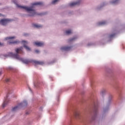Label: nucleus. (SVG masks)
<instances>
[{
    "label": "nucleus",
    "instance_id": "obj_4",
    "mask_svg": "<svg viewBox=\"0 0 125 125\" xmlns=\"http://www.w3.org/2000/svg\"><path fill=\"white\" fill-rule=\"evenodd\" d=\"M27 104H28L27 103V101H23L22 103H21V104H19V105L13 107V108H12V111L13 112H15V111H17V110H19V106H22V105L23 106H27Z\"/></svg>",
    "mask_w": 125,
    "mask_h": 125
},
{
    "label": "nucleus",
    "instance_id": "obj_8",
    "mask_svg": "<svg viewBox=\"0 0 125 125\" xmlns=\"http://www.w3.org/2000/svg\"><path fill=\"white\" fill-rule=\"evenodd\" d=\"M34 44L37 46H43V45H44V43L42 42H35Z\"/></svg>",
    "mask_w": 125,
    "mask_h": 125
},
{
    "label": "nucleus",
    "instance_id": "obj_1",
    "mask_svg": "<svg viewBox=\"0 0 125 125\" xmlns=\"http://www.w3.org/2000/svg\"><path fill=\"white\" fill-rule=\"evenodd\" d=\"M23 47H21L19 48H17L15 50L17 54H13L11 52L8 53V56L13 57L18 60H20L24 64H29V63H31V62H33L36 65H43L44 62H43L37 61H33V60H26L22 58H20L19 55H18V53H22L23 52Z\"/></svg>",
    "mask_w": 125,
    "mask_h": 125
},
{
    "label": "nucleus",
    "instance_id": "obj_22",
    "mask_svg": "<svg viewBox=\"0 0 125 125\" xmlns=\"http://www.w3.org/2000/svg\"><path fill=\"white\" fill-rule=\"evenodd\" d=\"M0 16H2V15H1V14H0Z\"/></svg>",
    "mask_w": 125,
    "mask_h": 125
},
{
    "label": "nucleus",
    "instance_id": "obj_10",
    "mask_svg": "<svg viewBox=\"0 0 125 125\" xmlns=\"http://www.w3.org/2000/svg\"><path fill=\"white\" fill-rule=\"evenodd\" d=\"M7 104V99H5V101H4L2 104L3 108H4V107Z\"/></svg>",
    "mask_w": 125,
    "mask_h": 125
},
{
    "label": "nucleus",
    "instance_id": "obj_14",
    "mask_svg": "<svg viewBox=\"0 0 125 125\" xmlns=\"http://www.w3.org/2000/svg\"><path fill=\"white\" fill-rule=\"evenodd\" d=\"M105 24H106V21H104L99 22L98 25H105Z\"/></svg>",
    "mask_w": 125,
    "mask_h": 125
},
{
    "label": "nucleus",
    "instance_id": "obj_9",
    "mask_svg": "<svg viewBox=\"0 0 125 125\" xmlns=\"http://www.w3.org/2000/svg\"><path fill=\"white\" fill-rule=\"evenodd\" d=\"M80 4V1L71 2L69 4V6H75V5H79Z\"/></svg>",
    "mask_w": 125,
    "mask_h": 125
},
{
    "label": "nucleus",
    "instance_id": "obj_24",
    "mask_svg": "<svg viewBox=\"0 0 125 125\" xmlns=\"http://www.w3.org/2000/svg\"><path fill=\"white\" fill-rule=\"evenodd\" d=\"M24 36H26V34H24Z\"/></svg>",
    "mask_w": 125,
    "mask_h": 125
},
{
    "label": "nucleus",
    "instance_id": "obj_17",
    "mask_svg": "<svg viewBox=\"0 0 125 125\" xmlns=\"http://www.w3.org/2000/svg\"><path fill=\"white\" fill-rule=\"evenodd\" d=\"M76 40V38H73L72 39H71L69 40V42H73V41H75Z\"/></svg>",
    "mask_w": 125,
    "mask_h": 125
},
{
    "label": "nucleus",
    "instance_id": "obj_20",
    "mask_svg": "<svg viewBox=\"0 0 125 125\" xmlns=\"http://www.w3.org/2000/svg\"><path fill=\"white\" fill-rule=\"evenodd\" d=\"M6 82H7V83H8V82H9V79H6Z\"/></svg>",
    "mask_w": 125,
    "mask_h": 125
},
{
    "label": "nucleus",
    "instance_id": "obj_6",
    "mask_svg": "<svg viewBox=\"0 0 125 125\" xmlns=\"http://www.w3.org/2000/svg\"><path fill=\"white\" fill-rule=\"evenodd\" d=\"M21 42L22 43H23V46H24V47H25V48L26 49V50H27V51H30L31 48L30 47H28L27 46L25 45V43H28L27 41H22Z\"/></svg>",
    "mask_w": 125,
    "mask_h": 125
},
{
    "label": "nucleus",
    "instance_id": "obj_23",
    "mask_svg": "<svg viewBox=\"0 0 125 125\" xmlns=\"http://www.w3.org/2000/svg\"><path fill=\"white\" fill-rule=\"evenodd\" d=\"M102 93L103 94V92H102Z\"/></svg>",
    "mask_w": 125,
    "mask_h": 125
},
{
    "label": "nucleus",
    "instance_id": "obj_3",
    "mask_svg": "<svg viewBox=\"0 0 125 125\" xmlns=\"http://www.w3.org/2000/svg\"><path fill=\"white\" fill-rule=\"evenodd\" d=\"M13 39H15V37H7L5 38L6 40H10V41L8 42L9 44H18L20 42L18 41H13Z\"/></svg>",
    "mask_w": 125,
    "mask_h": 125
},
{
    "label": "nucleus",
    "instance_id": "obj_7",
    "mask_svg": "<svg viewBox=\"0 0 125 125\" xmlns=\"http://www.w3.org/2000/svg\"><path fill=\"white\" fill-rule=\"evenodd\" d=\"M72 48V47L63 46L61 48V49L63 51H69Z\"/></svg>",
    "mask_w": 125,
    "mask_h": 125
},
{
    "label": "nucleus",
    "instance_id": "obj_11",
    "mask_svg": "<svg viewBox=\"0 0 125 125\" xmlns=\"http://www.w3.org/2000/svg\"><path fill=\"white\" fill-rule=\"evenodd\" d=\"M34 27L35 28H42V26L39 24H33Z\"/></svg>",
    "mask_w": 125,
    "mask_h": 125
},
{
    "label": "nucleus",
    "instance_id": "obj_12",
    "mask_svg": "<svg viewBox=\"0 0 125 125\" xmlns=\"http://www.w3.org/2000/svg\"><path fill=\"white\" fill-rule=\"evenodd\" d=\"M65 33L66 34V35H70V34H72V31H71V30H66L65 31Z\"/></svg>",
    "mask_w": 125,
    "mask_h": 125
},
{
    "label": "nucleus",
    "instance_id": "obj_21",
    "mask_svg": "<svg viewBox=\"0 0 125 125\" xmlns=\"http://www.w3.org/2000/svg\"><path fill=\"white\" fill-rule=\"evenodd\" d=\"M2 45H3V44L0 42V46H2Z\"/></svg>",
    "mask_w": 125,
    "mask_h": 125
},
{
    "label": "nucleus",
    "instance_id": "obj_18",
    "mask_svg": "<svg viewBox=\"0 0 125 125\" xmlns=\"http://www.w3.org/2000/svg\"><path fill=\"white\" fill-rule=\"evenodd\" d=\"M115 34H111L109 36V38H113V37H115Z\"/></svg>",
    "mask_w": 125,
    "mask_h": 125
},
{
    "label": "nucleus",
    "instance_id": "obj_19",
    "mask_svg": "<svg viewBox=\"0 0 125 125\" xmlns=\"http://www.w3.org/2000/svg\"><path fill=\"white\" fill-rule=\"evenodd\" d=\"M35 52H36V53H39L40 52V51H39V50H35Z\"/></svg>",
    "mask_w": 125,
    "mask_h": 125
},
{
    "label": "nucleus",
    "instance_id": "obj_15",
    "mask_svg": "<svg viewBox=\"0 0 125 125\" xmlns=\"http://www.w3.org/2000/svg\"><path fill=\"white\" fill-rule=\"evenodd\" d=\"M57 1H59V0H54L53 1H52V4H55Z\"/></svg>",
    "mask_w": 125,
    "mask_h": 125
},
{
    "label": "nucleus",
    "instance_id": "obj_16",
    "mask_svg": "<svg viewBox=\"0 0 125 125\" xmlns=\"http://www.w3.org/2000/svg\"><path fill=\"white\" fill-rule=\"evenodd\" d=\"M75 116L76 118H79L80 117V113H79L78 112H76L75 114Z\"/></svg>",
    "mask_w": 125,
    "mask_h": 125
},
{
    "label": "nucleus",
    "instance_id": "obj_5",
    "mask_svg": "<svg viewBox=\"0 0 125 125\" xmlns=\"http://www.w3.org/2000/svg\"><path fill=\"white\" fill-rule=\"evenodd\" d=\"M11 20L10 19H2L0 21V25H2L3 26H4L7 24V23H9V22H11Z\"/></svg>",
    "mask_w": 125,
    "mask_h": 125
},
{
    "label": "nucleus",
    "instance_id": "obj_13",
    "mask_svg": "<svg viewBox=\"0 0 125 125\" xmlns=\"http://www.w3.org/2000/svg\"><path fill=\"white\" fill-rule=\"evenodd\" d=\"M118 2H119V0H115L112 1L111 2V3H112L113 4H117Z\"/></svg>",
    "mask_w": 125,
    "mask_h": 125
},
{
    "label": "nucleus",
    "instance_id": "obj_2",
    "mask_svg": "<svg viewBox=\"0 0 125 125\" xmlns=\"http://www.w3.org/2000/svg\"><path fill=\"white\" fill-rule=\"evenodd\" d=\"M42 4H43V3L42 2H37L33 3L32 7L23 6L19 5H17V6L19 8L25 9V10L29 12L30 14L29 15V16H35V15H37V13L35 9H34V5H42Z\"/></svg>",
    "mask_w": 125,
    "mask_h": 125
}]
</instances>
